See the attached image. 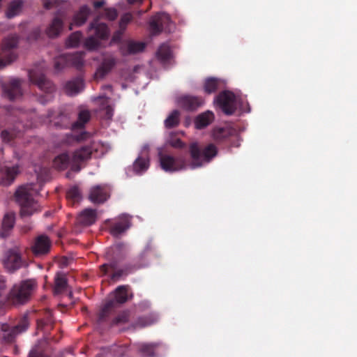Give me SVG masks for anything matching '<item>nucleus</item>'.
Masks as SVG:
<instances>
[{
	"mask_svg": "<svg viewBox=\"0 0 357 357\" xmlns=\"http://www.w3.org/2000/svg\"><path fill=\"white\" fill-rule=\"evenodd\" d=\"M105 153L103 144L93 142L89 145L76 149L71 155L67 153H61L54 159L53 165L59 170L66 169L70 166L73 171L79 172L81 169V164L91 159L92 156L100 158Z\"/></svg>",
	"mask_w": 357,
	"mask_h": 357,
	"instance_id": "nucleus-1",
	"label": "nucleus"
},
{
	"mask_svg": "<svg viewBox=\"0 0 357 357\" xmlns=\"http://www.w3.org/2000/svg\"><path fill=\"white\" fill-rule=\"evenodd\" d=\"M112 250L113 256L109 262L100 266L99 268L101 276L107 275L109 271L111 270L113 271L110 277L111 279L112 280H118L121 278L126 277L144 266L143 264L139 263L138 261H133L124 264L121 268H118L119 262L123 260L126 255V246L124 243H119L114 245Z\"/></svg>",
	"mask_w": 357,
	"mask_h": 357,
	"instance_id": "nucleus-2",
	"label": "nucleus"
},
{
	"mask_svg": "<svg viewBox=\"0 0 357 357\" xmlns=\"http://www.w3.org/2000/svg\"><path fill=\"white\" fill-rule=\"evenodd\" d=\"M29 326V320L26 314L21 317L15 326L7 323L0 324V351L6 345L14 343L20 335L27 331Z\"/></svg>",
	"mask_w": 357,
	"mask_h": 357,
	"instance_id": "nucleus-3",
	"label": "nucleus"
},
{
	"mask_svg": "<svg viewBox=\"0 0 357 357\" xmlns=\"http://www.w3.org/2000/svg\"><path fill=\"white\" fill-rule=\"evenodd\" d=\"M36 287L37 282L33 279L15 284L7 295V301L13 305H23L30 300Z\"/></svg>",
	"mask_w": 357,
	"mask_h": 357,
	"instance_id": "nucleus-4",
	"label": "nucleus"
},
{
	"mask_svg": "<svg viewBox=\"0 0 357 357\" xmlns=\"http://www.w3.org/2000/svg\"><path fill=\"white\" fill-rule=\"evenodd\" d=\"M129 286H119L114 291L113 298L107 301L98 314V321L104 322L107 317L121 305L129 300Z\"/></svg>",
	"mask_w": 357,
	"mask_h": 357,
	"instance_id": "nucleus-5",
	"label": "nucleus"
},
{
	"mask_svg": "<svg viewBox=\"0 0 357 357\" xmlns=\"http://www.w3.org/2000/svg\"><path fill=\"white\" fill-rule=\"evenodd\" d=\"M33 184H27L20 187L15 193L16 201L21 206L22 216L31 215L37 211L38 205L32 196Z\"/></svg>",
	"mask_w": 357,
	"mask_h": 357,
	"instance_id": "nucleus-6",
	"label": "nucleus"
},
{
	"mask_svg": "<svg viewBox=\"0 0 357 357\" xmlns=\"http://www.w3.org/2000/svg\"><path fill=\"white\" fill-rule=\"evenodd\" d=\"M189 152L192 159L191 167L195 169L201 167L204 162L211 161L218 154V149L213 144H209L202 150L198 143L193 142L190 145Z\"/></svg>",
	"mask_w": 357,
	"mask_h": 357,
	"instance_id": "nucleus-7",
	"label": "nucleus"
},
{
	"mask_svg": "<svg viewBox=\"0 0 357 357\" xmlns=\"http://www.w3.org/2000/svg\"><path fill=\"white\" fill-rule=\"evenodd\" d=\"M2 262L4 268L10 273L28 266L26 259L22 257L21 250L17 246L5 252Z\"/></svg>",
	"mask_w": 357,
	"mask_h": 357,
	"instance_id": "nucleus-8",
	"label": "nucleus"
},
{
	"mask_svg": "<svg viewBox=\"0 0 357 357\" xmlns=\"http://www.w3.org/2000/svg\"><path fill=\"white\" fill-rule=\"evenodd\" d=\"M18 40L17 35H10L3 39L0 53V70L16 59L15 49L17 47Z\"/></svg>",
	"mask_w": 357,
	"mask_h": 357,
	"instance_id": "nucleus-9",
	"label": "nucleus"
},
{
	"mask_svg": "<svg viewBox=\"0 0 357 357\" xmlns=\"http://www.w3.org/2000/svg\"><path fill=\"white\" fill-rule=\"evenodd\" d=\"M215 102L226 115H232L237 109V99L229 91L220 92L215 98Z\"/></svg>",
	"mask_w": 357,
	"mask_h": 357,
	"instance_id": "nucleus-10",
	"label": "nucleus"
},
{
	"mask_svg": "<svg viewBox=\"0 0 357 357\" xmlns=\"http://www.w3.org/2000/svg\"><path fill=\"white\" fill-rule=\"evenodd\" d=\"M29 77L31 82L37 85L39 89L47 93V102L50 98L51 94L55 91L54 84L48 79L41 71L36 69H31L29 72Z\"/></svg>",
	"mask_w": 357,
	"mask_h": 357,
	"instance_id": "nucleus-11",
	"label": "nucleus"
},
{
	"mask_svg": "<svg viewBox=\"0 0 357 357\" xmlns=\"http://www.w3.org/2000/svg\"><path fill=\"white\" fill-rule=\"evenodd\" d=\"M159 159L161 168L167 172H178L184 169L186 167L185 159L183 156L174 157L160 153Z\"/></svg>",
	"mask_w": 357,
	"mask_h": 357,
	"instance_id": "nucleus-12",
	"label": "nucleus"
},
{
	"mask_svg": "<svg viewBox=\"0 0 357 357\" xmlns=\"http://www.w3.org/2000/svg\"><path fill=\"white\" fill-rule=\"evenodd\" d=\"M66 17V10L59 9L56 12L54 18L45 31L48 37L56 38L61 34L63 29V20Z\"/></svg>",
	"mask_w": 357,
	"mask_h": 357,
	"instance_id": "nucleus-13",
	"label": "nucleus"
},
{
	"mask_svg": "<svg viewBox=\"0 0 357 357\" xmlns=\"http://www.w3.org/2000/svg\"><path fill=\"white\" fill-rule=\"evenodd\" d=\"M52 242L50 238L45 234H41L35 238L31 250L36 257L45 255L50 251Z\"/></svg>",
	"mask_w": 357,
	"mask_h": 357,
	"instance_id": "nucleus-14",
	"label": "nucleus"
},
{
	"mask_svg": "<svg viewBox=\"0 0 357 357\" xmlns=\"http://www.w3.org/2000/svg\"><path fill=\"white\" fill-rule=\"evenodd\" d=\"M109 188L107 185H96L91 188L89 199L93 204H103L109 197Z\"/></svg>",
	"mask_w": 357,
	"mask_h": 357,
	"instance_id": "nucleus-15",
	"label": "nucleus"
},
{
	"mask_svg": "<svg viewBox=\"0 0 357 357\" xmlns=\"http://www.w3.org/2000/svg\"><path fill=\"white\" fill-rule=\"evenodd\" d=\"M236 134V130L230 126L215 127L211 131L212 139L218 144L227 142Z\"/></svg>",
	"mask_w": 357,
	"mask_h": 357,
	"instance_id": "nucleus-16",
	"label": "nucleus"
},
{
	"mask_svg": "<svg viewBox=\"0 0 357 357\" xmlns=\"http://www.w3.org/2000/svg\"><path fill=\"white\" fill-rule=\"evenodd\" d=\"M3 90L5 96L10 100L20 97L22 95L20 79H13L4 84Z\"/></svg>",
	"mask_w": 357,
	"mask_h": 357,
	"instance_id": "nucleus-17",
	"label": "nucleus"
},
{
	"mask_svg": "<svg viewBox=\"0 0 357 357\" xmlns=\"http://www.w3.org/2000/svg\"><path fill=\"white\" fill-rule=\"evenodd\" d=\"M91 14V9L87 5L82 6L74 14L72 22L69 25V29L72 30L73 26L79 27L84 24Z\"/></svg>",
	"mask_w": 357,
	"mask_h": 357,
	"instance_id": "nucleus-18",
	"label": "nucleus"
},
{
	"mask_svg": "<svg viewBox=\"0 0 357 357\" xmlns=\"http://www.w3.org/2000/svg\"><path fill=\"white\" fill-rule=\"evenodd\" d=\"M145 47L146 44L144 43L128 40L121 44L119 51L122 56H126L141 52Z\"/></svg>",
	"mask_w": 357,
	"mask_h": 357,
	"instance_id": "nucleus-19",
	"label": "nucleus"
},
{
	"mask_svg": "<svg viewBox=\"0 0 357 357\" xmlns=\"http://www.w3.org/2000/svg\"><path fill=\"white\" fill-rule=\"evenodd\" d=\"M116 64V59L111 54L105 55L102 61L96 72V77L103 78Z\"/></svg>",
	"mask_w": 357,
	"mask_h": 357,
	"instance_id": "nucleus-20",
	"label": "nucleus"
},
{
	"mask_svg": "<svg viewBox=\"0 0 357 357\" xmlns=\"http://www.w3.org/2000/svg\"><path fill=\"white\" fill-rule=\"evenodd\" d=\"M96 218V210L85 208L77 217L76 224L82 227H89L95 223Z\"/></svg>",
	"mask_w": 357,
	"mask_h": 357,
	"instance_id": "nucleus-21",
	"label": "nucleus"
},
{
	"mask_svg": "<svg viewBox=\"0 0 357 357\" xmlns=\"http://www.w3.org/2000/svg\"><path fill=\"white\" fill-rule=\"evenodd\" d=\"M178 103L184 109L193 111L201 107L204 101L202 98L198 96H184L179 98Z\"/></svg>",
	"mask_w": 357,
	"mask_h": 357,
	"instance_id": "nucleus-22",
	"label": "nucleus"
},
{
	"mask_svg": "<svg viewBox=\"0 0 357 357\" xmlns=\"http://www.w3.org/2000/svg\"><path fill=\"white\" fill-rule=\"evenodd\" d=\"M95 31V36L101 40H105L109 36V29L105 23L99 22L98 19H95L89 26L88 31Z\"/></svg>",
	"mask_w": 357,
	"mask_h": 357,
	"instance_id": "nucleus-23",
	"label": "nucleus"
},
{
	"mask_svg": "<svg viewBox=\"0 0 357 357\" xmlns=\"http://www.w3.org/2000/svg\"><path fill=\"white\" fill-rule=\"evenodd\" d=\"M215 119V115L211 111H206L197 115L194 123L196 129L202 130L211 124Z\"/></svg>",
	"mask_w": 357,
	"mask_h": 357,
	"instance_id": "nucleus-24",
	"label": "nucleus"
},
{
	"mask_svg": "<svg viewBox=\"0 0 357 357\" xmlns=\"http://www.w3.org/2000/svg\"><path fill=\"white\" fill-rule=\"evenodd\" d=\"M130 227V221L128 217L123 215L120 217L119 220L114 222L109 228L110 234L117 237Z\"/></svg>",
	"mask_w": 357,
	"mask_h": 357,
	"instance_id": "nucleus-25",
	"label": "nucleus"
},
{
	"mask_svg": "<svg viewBox=\"0 0 357 357\" xmlns=\"http://www.w3.org/2000/svg\"><path fill=\"white\" fill-rule=\"evenodd\" d=\"M169 17L165 14H158L152 17L149 22L150 31L153 34H159L163 29V24L168 20Z\"/></svg>",
	"mask_w": 357,
	"mask_h": 357,
	"instance_id": "nucleus-26",
	"label": "nucleus"
},
{
	"mask_svg": "<svg viewBox=\"0 0 357 357\" xmlns=\"http://www.w3.org/2000/svg\"><path fill=\"white\" fill-rule=\"evenodd\" d=\"M84 88V81L81 77H76L66 83L65 91L69 96H75Z\"/></svg>",
	"mask_w": 357,
	"mask_h": 357,
	"instance_id": "nucleus-27",
	"label": "nucleus"
},
{
	"mask_svg": "<svg viewBox=\"0 0 357 357\" xmlns=\"http://www.w3.org/2000/svg\"><path fill=\"white\" fill-rule=\"evenodd\" d=\"M84 52H76L73 54H67L66 57L69 66H73L77 69H81L84 65Z\"/></svg>",
	"mask_w": 357,
	"mask_h": 357,
	"instance_id": "nucleus-28",
	"label": "nucleus"
},
{
	"mask_svg": "<svg viewBox=\"0 0 357 357\" xmlns=\"http://www.w3.org/2000/svg\"><path fill=\"white\" fill-rule=\"evenodd\" d=\"M24 5L23 0H13L11 1L7 7L6 12V17L8 18H13L15 16L19 15L22 11V6Z\"/></svg>",
	"mask_w": 357,
	"mask_h": 357,
	"instance_id": "nucleus-29",
	"label": "nucleus"
},
{
	"mask_svg": "<svg viewBox=\"0 0 357 357\" xmlns=\"http://www.w3.org/2000/svg\"><path fill=\"white\" fill-rule=\"evenodd\" d=\"M133 170L137 174L146 172L149 167V159L147 155H139L133 163Z\"/></svg>",
	"mask_w": 357,
	"mask_h": 357,
	"instance_id": "nucleus-30",
	"label": "nucleus"
},
{
	"mask_svg": "<svg viewBox=\"0 0 357 357\" xmlns=\"http://www.w3.org/2000/svg\"><path fill=\"white\" fill-rule=\"evenodd\" d=\"M156 56L163 63L169 61L172 57V51L169 46L167 44H162L157 51Z\"/></svg>",
	"mask_w": 357,
	"mask_h": 357,
	"instance_id": "nucleus-31",
	"label": "nucleus"
},
{
	"mask_svg": "<svg viewBox=\"0 0 357 357\" xmlns=\"http://www.w3.org/2000/svg\"><path fill=\"white\" fill-rule=\"evenodd\" d=\"M67 279L64 274L57 273L54 279V292L55 294L62 293L67 287Z\"/></svg>",
	"mask_w": 357,
	"mask_h": 357,
	"instance_id": "nucleus-32",
	"label": "nucleus"
},
{
	"mask_svg": "<svg viewBox=\"0 0 357 357\" xmlns=\"http://www.w3.org/2000/svg\"><path fill=\"white\" fill-rule=\"evenodd\" d=\"M15 224V214L14 213H6L3 219L2 222V232L1 235L3 237H6L8 234L6 233L10 230Z\"/></svg>",
	"mask_w": 357,
	"mask_h": 357,
	"instance_id": "nucleus-33",
	"label": "nucleus"
},
{
	"mask_svg": "<svg viewBox=\"0 0 357 357\" xmlns=\"http://www.w3.org/2000/svg\"><path fill=\"white\" fill-rule=\"evenodd\" d=\"M221 84V80L215 77L207 78L204 82V89L206 93L215 92Z\"/></svg>",
	"mask_w": 357,
	"mask_h": 357,
	"instance_id": "nucleus-34",
	"label": "nucleus"
},
{
	"mask_svg": "<svg viewBox=\"0 0 357 357\" xmlns=\"http://www.w3.org/2000/svg\"><path fill=\"white\" fill-rule=\"evenodd\" d=\"M180 123V112L178 110L172 111L164 121L166 128L170 129L175 128Z\"/></svg>",
	"mask_w": 357,
	"mask_h": 357,
	"instance_id": "nucleus-35",
	"label": "nucleus"
},
{
	"mask_svg": "<svg viewBox=\"0 0 357 357\" xmlns=\"http://www.w3.org/2000/svg\"><path fill=\"white\" fill-rule=\"evenodd\" d=\"M66 198L71 204L79 203L82 197V192L77 186H73L66 192Z\"/></svg>",
	"mask_w": 357,
	"mask_h": 357,
	"instance_id": "nucleus-36",
	"label": "nucleus"
},
{
	"mask_svg": "<svg viewBox=\"0 0 357 357\" xmlns=\"http://www.w3.org/2000/svg\"><path fill=\"white\" fill-rule=\"evenodd\" d=\"M130 317V312L129 310H123L119 312L111 321V326H121L129 322Z\"/></svg>",
	"mask_w": 357,
	"mask_h": 357,
	"instance_id": "nucleus-37",
	"label": "nucleus"
},
{
	"mask_svg": "<svg viewBox=\"0 0 357 357\" xmlns=\"http://www.w3.org/2000/svg\"><path fill=\"white\" fill-rule=\"evenodd\" d=\"M90 113L87 110L81 111L78 115V120L72 125V130L82 129L84 124L90 119Z\"/></svg>",
	"mask_w": 357,
	"mask_h": 357,
	"instance_id": "nucleus-38",
	"label": "nucleus"
},
{
	"mask_svg": "<svg viewBox=\"0 0 357 357\" xmlns=\"http://www.w3.org/2000/svg\"><path fill=\"white\" fill-rule=\"evenodd\" d=\"M54 322L52 312L50 310H45L43 312V317L38 319L37 325L38 328L43 329L45 326H52Z\"/></svg>",
	"mask_w": 357,
	"mask_h": 357,
	"instance_id": "nucleus-39",
	"label": "nucleus"
},
{
	"mask_svg": "<svg viewBox=\"0 0 357 357\" xmlns=\"http://www.w3.org/2000/svg\"><path fill=\"white\" fill-rule=\"evenodd\" d=\"M159 346V343L143 344L140 346L139 351L144 357H154L155 351Z\"/></svg>",
	"mask_w": 357,
	"mask_h": 357,
	"instance_id": "nucleus-40",
	"label": "nucleus"
},
{
	"mask_svg": "<svg viewBox=\"0 0 357 357\" xmlns=\"http://www.w3.org/2000/svg\"><path fill=\"white\" fill-rule=\"evenodd\" d=\"M155 321L156 317L153 314L140 317L136 320L135 323L132 324V326L134 328H144L153 324Z\"/></svg>",
	"mask_w": 357,
	"mask_h": 357,
	"instance_id": "nucleus-41",
	"label": "nucleus"
},
{
	"mask_svg": "<svg viewBox=\"0 0 357 357\" xmlns=\"http://www.w3.org/2000/svg\"><path fill=\"white\" fill-rule=\"evenodd\" d=\"M72 125L70 116L64 114H61L58 116V120L54 122V126L60 128H70L72 130Z\"/></svg>",
	"mask_w": 357,
	"mask_h": 357,
	"instance_id": "nucleus-42",
	"label": "nucleus"
},
{
	"mask_svg": "<svg viewBox=\"0 0 357 357\" xmlns=\"http://www.w3.org/2000/svg\"><path fill=\"white\" fill-rule=\"evenodd\" d=\"M82 38V34L80 31H75L70 34L66 41V45L69 47H77Z\"/></svg>",
	"mask_w": 357,
	"mask_h": 357,
	"instance_id": "nucleus-43",
	"label": "nucleus"
},
{
	"mask_svg": "<svg viewBox=\"0 0 357 357\" xmlns=\"http://www.w3.org/2000/svg\"><path fill=\"white\" fill-rule=\"evenodd\" d=\"M66 66H69V64H68L66 54H62L55 58L54 61V67L55 70L58 72L61 71Z\"/></svg>",
	"mask_w": 357,
	"mask_h": 357,
	"instance_id": "nucleus-44",
	"label": "nucleus"
},
{
	"mask_svg": "<svg viewBox=\"0 0 357 357\" xmlns=\"http://www.w3.org/2000/svg\"><path fill=\"white\" fill-rule=\"evenodd\" d=\"M28 357H49L40 344H36L29 352Z\"/></svg>",
	"mask_w": 357,
	"mask_h": 357,
	"instance_id": "nucleus-45",
	"label": "nucleus"
},
{
	"mask_svg": "<svg viewBox=\"0 0 357 357\" xmlns=\"http://www.w3.org/2000/svg\"><path fill=\"white\" fill-rule=\"evenodd\" d=\"M98 39V38L93 36L88 37L84 41V46L89 50H96L100 45V43Z\"/></svg>",
	"mask_w": 357,
	"mask_h": 357,
	"instance_id": "nucleus-46",
	"label": "nucleus"
},
{
	"mask_svg": "<svg viewBox=\"0 0 357 357\" xmlns=\"http://www.w3.org/2000/svg\"><path fill=\"white\" fill-rule=\"evenodd\" d=\"M16 135L12 130L6 129L1 131L0 137L3 142L10 143L15 137Z\"/></svg>",
	"mask_w": 357,
	"mask_h": 357,
	"instance_id": "nucleus-47",
	"label": "nucleus"
},
{
	"mask_svg": "<svg viewBox=\"0 0 357 357\" xmlns=\"http://www.w3.org/2000/svg\"><path fill=\"white\" fill-rule=\"evenodd\" d=\"M132 20V15L130 13L123 14L119 21V29L125 31L128 23Z\"/></svg>",
	"mask_w": 357,
	"mask_h": 357,
	"instance_id": "nucleus-48",
	"label": "nucleus"
},
{
	"mask_svg": "<svg viewBox=\"0 0 357 357\" xmlns=\"http://www.w3.org/2000/svg\"><path fill=\"white\" fill-rule=\"evenodd\" d=\"M43 3L44 8L46 9L59 7L62 3L66 4V2L60 0H43Z\"/></svg>",
	"mask_w": 357,
	"mask_h": 357,
	"instance_id": "nucleus-49",
	"label": "nucleus"
},
{
	"mask_svg": "<svg viewBox=\"0 0 357 357\" xmlns=\"http://www.w3.org/2000/svg\"><path fill=\"white\" fill-rule=\"evenodd\" d=\"M40 29L39 28H35L30 32L29 35L27 37V40L30 43L37 40L38 38H40Z\"/></svg>",
	"mask_w": 357,
	"mask_h": 357,
	"instance_id": "nucleus-50",
	"label": "nucleus"
},
{
	"mask_svg": "<svg viewBox=\"0 0 357 357\" xmlns=\"http://www.w3.org/2000/svg\"><path fill=\"white\" fill-rule=\"evenodd\" d=\"M8 286L6 279L3 276H0V297L8 295Z\"/></svg>",
	"mask_w": 357,
	"mask_h": 357,
	"instance_id": "nucleus-51",
	"label": "nucleus"
},
{
	"mask_svg": "<svg viewBox=\"0 0 357 357\" xmlns=\"http://www.w3.org/2000/svg\"><path fill=\"white\" fill-rule=\"evenodd\" d=\"M105 15L109 20L113 21L116 19L118 13L115 8H110L105 9Z\"/></svg>",
	"mask_w": 357,
	"mask_h": 357,
	"instance_id": "nucleus-52",
	"label": "nucleus"
},
{
	"mask_svg": "<svg viewBox=\"0 0 357 357\" xmlns=\"http://www.w3.org/2000/svg\"><path fill=\"white\" fill-rule=\"evenodd\" d=\"M170 144L174 148H183L184 146V143L180 139H172Z\"/></svg>",
	"mask_w": 357,
	"mask_h": 357,
	"instance_id": "nucleus-53",
	"label": "nucleus"
},
{
	"mask_svg": "<svg viewBox=\"0 0 357 357\" xmlns=\"http://www.w3.org/2000/svg\"><path fill=\"white\" fill-rule=\"evenodd\" d=\"M123 32H124V31H122L120 29H119V30L116 31L112 36V41H114V42L120 41L121 39V36H122L121 35L123 34Z\"/></svg>",
	"mask_w": 357,
	"mask_h": 357,
	"instance_id": "nucleus-54",
	"label": "nucleus"
},
{
	"mask_svg": "<svg viewBox=\"0 0 357 357\" xmlns=\"http://www.w3.org/2000/svg\"><path fill=\"white\" fill-rule=\"evenodd\" d=\"M105 117L107 119H111L113 116V109L110 105H107L105 109Z\"/></svg>",
	"mask_w": 357,
	"mask_h": 357,
	"instance_id": "nucleus-55",
	"label": "nucleus"
},
{
	"mask_svg": "<svg viewBox=\"0 0 357 357\" xmlns=\"http://www.w3.org/2000/svg\"><path fill=\"white\" fill-rule=\"evenodd\" d=\"M151 250V245L150 244H148L144 251L142 252V254L139 255V258L142 259L147 252Z\"/></svg>",
	"mask_w": 357,
	"mask_h": 357,
	"instance_id": "nucleus-56",
	"label": "nucleus"
},
{
	"mask_svg": "<svg viewBox=\"0 0 357 357\" xmlns=\"http://www.w3.org/2000/svg\"><path fill=\"white\" fill-rule=\"evenodd\" d=\"M105 4L104 1H96L93 2V6L96 9L100 8Z\"/></svg>",
	"mask_w": 357,
	"mask_h": 357,
	"instance_id": "nucleus-57",
	"label": "nucleus"
},
{
	"mask_svg": "<svg viewBox=\"0 0 357 357\" xmlns=\"http://www.w3.org/2000/svg\"><path fill=\"white\" fill-rule=\"evenodd\" d=\"M128 3L130 5L133 4H140L142 3L143 0H126Z\"/></svg>",
	"mask_w": 357,
	"mask_h": 357,
	"instance_id": "nucleus-58",
	"label": "nucleus"
},
{
	"mask_svg": "<svg viewBox=\"0 0 357 357\" xmlns=\"http://www.w3.org/2000/svg\"><path fill=\"white\" fill-rule=\"evenodd\" d=\"M144 306V307H149L150 303L149 302H142L139 303V306Z\"/></svg>",
	"mask_w": 357,
	"mask_h": 357,
	"instance_id": "nucleus-59",
	"label": "nucleus"
},
{
	"mask_svg": "<svg viewBox=\"0 0 357 357\" xmlns=\"http://www.w3.org/2000/svg\"><path fill=\"white\" fill-rule=\"evenodd\" d=\"M104 88L106 89L111 90L112 89V86L111 85H105V86H104Z\"/></svg>",
	"mask_w": 357,
	"mask_h": 357,
	"instance_id": "nucleus-60",
	"label": "nucleus"
},
{
	"mask_svg": "<svg viewBox=\"0 0 357 357\" xmlns=\"http://www.w3.org/2000/svg\"><path fill=\"white\" fill-rule=\"evenodd\" d=\"M84 138H85V137L83 136V135H82V136L80 137V138H79V139H84Z\"/></svg>",
	"mask_w": 357,
	"mask_h": 357,
	"instance_id": "nucleus-61",
	"label": "nucleus"
},
{
	"mask_svg": "<svg viewBox=\"0 0 357 357\" xmlns=\"http://www.w3.org/2000/svg\"><path fill=\"white\" fill-rule=\"evenodd\" d=\"M45 215V216H48L49 213L47 212H46Z\"/></svg>",
	"mask_w": 357,
	"mask_h": 357,
	"instance_id": "nucleus-62",
	"label": "nucleus"
},
{
	"mask_svg": "<svg viewBox=\"0 0 357 357\" xmlns=\"http://www.w3.org/2000/svg\"><path fill=\"white\" fill-rule=\"evenodd\" d=\"M143 12H144V11L140 10V11L139 12V14H141V13H142Z\"/></svg>",
	"mask_w": 357,
	"mask_h": 357,
	"instance_id": "nucleus-63",
	"label": "nucleus"
},
{
	"mask_svg": "<svg viewBox=\"0 0 357 357\" xmlns=\"http://www.w3.org/2000/svg\"><path fill=\"white\" fill-rule=\"evenodd\" d=\"M1 306H2V305L0 304V307H1Z\"/></svg>",
	"mask_w": 357,
	"mask_h": 357,
	"instance_id": "nucleus-64",
	"label": "nucleus"
}]
</instances>
